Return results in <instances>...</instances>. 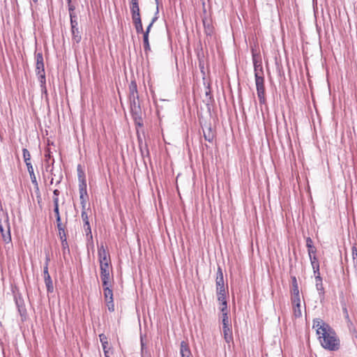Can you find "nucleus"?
<instances>
[{"label":"nucleus","mask_w":357,"mask_h":357,"mask_svg":"<svg viewBox=\"0 0 357 357\" xmlns=\"http://www.w3.org/2000/svg\"><path fill=\"white\" fill-rule=\"evenodd\" d=\"M98 257L100 264V276L102 284L105 301L112 300V266L109 252L103 244L98 246Z\"/></svg>","instance_id":"nucleus-1"},{"label":"nucleus","mask_w":357,"mask_h":357,"mask_svg":"<svg viewBox=\"0 0 357 357\" xmlns=\"http://www.w3.org/2000/svg\"><path fill=\"white\" fill-rule=\"evenodd\" d=\"M312 328L315 330L321 346L328 351H337L340 341L335 331L324 320L317 318L312 321Z\"/></svg>","instance_id":"nucleus-2"},{"label":"nucleus","mask_w":357,"mask_h":357,"mask_svg":"<svg viewBox=\"0 0 357 357\" xmlns=\"http://www.w3.org/2000/svg\"><path fill=\"white\" fill-rule=\"evenodd\" d=\"M252 62L254 66L255 84L257 97L261 105L265 104L266 101L265 93V79L261 56L252 52Z\"/></svg>","instance_id":"nucleus-3"},{"label":"nucleus","mask_w":357,"mask_h":357,"mask_svg":"<svg viewBox=\"0 0 357 357\" xmlns=\"http://www.w3.org/2000/svg\"><path fill=\"white\" fill-rule=\"evenodd\" d=\"M36 73L40 78L41 83L45 82V72L44 68L43 56L41 53H38L36 55Z\"/></svg>","instance_id":"nucleus-4"},{"label":"nucleus","mask_w":357,"mask_h":357,"mask_svg":"<svg viewBox=\"0 0 357 357\" xmlns=\"http://www.w3.org/2000/svg\"><path fill=\"white\" fill-rule=\"evenodd\" d=\"M0 231L5 241L8 242L11 240L10 235V225L6 214H3V221L0 220Z\"/></svg>","instance_id":"nucleus-5"},{"label":"nucleus","mask_w":357,"mask_h":357,"mask_svg":"<svg viewBox=\"0 0 357 357\" xmlns=\"http://www.w3.org/2000/svg\"><path fill=\"white\" fill-rule=\"evenodd\" d=\"M132 116L134 120L135 125L136 126L137 135L138 136V138H139V129L143 127V119L140 114L139 106L135 105V107H132Z\"/></svg>","instance_id":"nucleus-6"},{"label":"nucleus","mask_w":357,"mask_h":357,"mask_svg":"<svg viewBox=\"0 0 357 357\" xmlns=\"http://www.w3.org/2000/svg\"><path fill=\"white\" fill-rule=\"evenodd\" d=\"M129 99L131 106L135 107L136 100L138 99L137 86L135 80H132L129 85Z\"/></svg>","instance_id":"nucleus-7"},{"label":"nucleus","mask_w":357,"mask_h":357,"mask_svg":"<svg viewBox=\"0 0 357 357\" xmlns=\"http://www.w3.org/2000/svg\"><path fill=\"white\" fill-rule=\"evenodd\" d=\"M155 21V18H153L149 26L146 27V31L142 33L143 34V43H144V49L145 53L147 54L151 51V46L149 43V33Z\"/></svg>","instance_id":"nucleus-8"},{"label":"nucleus","mask_w":357,"mask_h":357,"mask_svg":"<svg viewBox=\"0 0 357 357\" xmlns=\"http://www.w3.org/2000/svg\"><path fill=\"white\" fill-rule=\"evenodd\" d=\"M81 217L84 222V229L86 232V235L91 234V227H90L89 220V215L86 212V208L84 209L82 208Z\"/></svg>","instance_id":"nucleus-9"},{"label":"nucleus","mask_w":357,"mask_h":357,"mask_svg":"<svg viewBox=\"0 0 357 357\" xmlns=\"http://www.w3.org/2000/svg\"><path fill=\"white\" fill-rule=\"evenodd\" d=\"M130 12L132 14V19L140 18V10L139 6V1L130 2Z\"/></svg>","instance_id":"nucleus-10"},{"label":"nucleus","mask_w":357,"mask_h":357,"mask_svg":"<svg viewBox=\"0 0 357 357\" xmlns=\"http://www.w3.org/2000/svg\"><path fill=\"white\" fill-rule=\"evenodd\" d=\"M216 289H221L225 287L223 273L220 267H218L215 279Z\"/></svg>","instance_id":"nucleus-11"},{"label":"nucleus","mask_w":357,"mask_h":357,"mask_svg":"<svg viewBox=\"0 0 357 357\" xmlns=\"http://www.w3.org/2000/svg\"><path fill=\"white\" fill-rule=\"evenodd\" d=\"M180 353L181 357H191V351L189 348L188 344L185 342L182 341L181 343V348H180Z\"/></svg>","instance_id":"nucleus-12"},{"label":"nucleus","mask_w":357,"mask_h":357,"mask_svg":"<svg viewBox=\"0 0 357 357\" xmlns=\"http://www.w3.org/2000/svg\"><path fill=\"white\" fill-rule=\"evenodd\" d=\"M99 338H100V341L102 344V347L105 357H108L107 353H108L109 348L108 347L109 342H108L107 337L105 334L102 333V334L99 335Z\"/></svg>","instance_id":"nucleus-13"},{"label":"nucleus","mask_w":357,"mask_h":357,"mask_svg":"<svg viewBox=\"0 0 357 357\" xmlns=\"http://www.w3.org/2000/svg\"><path fill=\"white\" fill-rule=\"evenodd\" d=\"M224 338L227 343L233 341V335L231 326H222Z\"/></svg>","instance_id":"nucleus-14"},{"label":"nucleus","mask_w":357,"mask_h":357,"mask_svg":"<svg viewBox=\"0 0 357 357\" xmlns=\"http://www.w3.org/2000/svg\"><path fill=\"white\" fill-rule=\"evenodd\" d=\"M310 257V260L311 262V265H312L314 273L316 274V273H320L319 272V262L318 259L316 257V255H313L312 257Z\"/></svg>","instance_id":"nucleus-15"},{"label":"nucleus","mask_w":357,"mask_h":357,"mask_svg":"<svg viewBox=\"0 0 357 357\" xmlns=\"http://www.w3.org/2000/svg\"><path fill=\"white\" fill-rule=\"evenodd\" d=\"M133 24L135 25L136 32L137 34L143 33L145 31L143 29L142 22L141 17L132 19Z\"/></svg>","instance_id":"nucleus-16"},{"label":"nucleus","mask_w":357,"mask_h":357,"mask_svg":"<svg viewBox=\"0 0 357 357\" xmlns=\"http://www.w3.org/2000/svg\"><path fill=\"white\" fill-rule=\"evenodd\" d=\"M78 178L79 181V189H86V183L84 177V174L82 170H79V166L78 167Z\"/></svg>","instance_id":"nucleus-17"},{"label":"nucleus","mask_w":357,"mask_h":357,"mask_svg":"<svg viewBox=\"0 0 357 357\" xmlns=\"http://www.w3.org/2000/svg\"><path fill=\"white\" fill-rule=\"evenodd\" d=\"M315 275V282L316 287L320 293H324V287L322 283V278L320 275V273H316Z\"/></svg>","instance_id":"nucleus-18"},{"label":"nucleus","mask_w":357,"mask_h":357,"mask_svg":"<svg viewBox=\"0 0 357 357\" xmlns=\"http://www.w3.org/2000/svg\"><path fill=\"white\" fill-rule=\"evenodd\" d=\"M29 175H30V178H31V182H32V183H33V185L34 186L36 192L38 195L37 197L38 198H40L39 186H38V181L36 180V176L35 175V173L33 172V173L29 174Z\"/></svg>","instance_id":"nucleus-19"},{"label":"nucleus","mask_w":357,"mask_h":357,"mask_svg":"<svg viewBox=\"0 0 357 357\" xmlns=\"http://www.w3.org/2000/svg\"><path fill=\"white\" fill-rule=\"evenodd\" d=\"M70 24H71V29H72V32H75V31H77L78 29V23L76 20V16L75 15L74 13H70Z\"/></svg>","instance_id":"nucleus-20"},{"label":"nucleus","mask_w":357,"mask_h":357,"mask_svg":"<svg viewBox=\"0 0 357 357\" xmlns=\"http://www.w3.org/2000/svg\"><path fill=\"white\" fill-rule=\"evenodd\" d=\"M44 280H45V285L47 287V292H53L54 287H53L52 278H45Z\"/></svg>","instance_id":"nucleus-21"},{"label":"nucleus","mask_w":357,"mask_h":357,"mask_svg":"<svg viewBox=\"0 0 357 357\" xmlns=\"http://www.w3.org/2000/svg\"><path fill=\"white\" fill-rule=\"evenodd\" d=\"M351 255L353 258V264L355 267H357V247L354 245L351 248Z\"/></svg>","instance_id":"nucleus-22"},{"label":"nucleus","mask_w":357,"mask_h":357,"mask_svg":"<svg viewBox=\"0 0 357 357\" xmlns=\"http://www.w3.org/2000/svg\"><path fill=\"white\" fill-rule=\"evenodd\" d=\"M293 311L295 317H301V305H292Z\"/></svg>","instance_id":"nucleus-23"},{"label":"nucleus","mask_w":357,"mask_h":357,"mask_svg":"<svg viewBox=\"0 0 357 357\" xmlns=\"http://www.w3.org/2000/svg\"><path fill=\"white\" fill-rule=\"evenodd\" d=\"M203 23H204L205 33L207 35L213 34V27L210 24H206L204 20H203Z\"/></svg>","instance_id":"nucleus-24"},{"label":"nucleus","mask_w":357,"mask_h":357,"mask_svg":"<svg viewBox=\"0 0 357 357\" xmlns=\"http://www.w3.org/2000/svg\"><path fill=\"white\" fill-rule=\"evenodd\" d=\"M73 34V40L76 43H79L81 41L82 36L79 31V29L77 31H75V32H72Z\"/></svg>","instance_id":"nucleus-25"},{"label":"nucleus","mask_w":357,"mask_h":357,"mask_svg":"<svg viewBox=\"0 0 357 357\" xmlns=\"http://www.w3.org/2000/svg\"><path fill=\"white\" fill-rule=\"evenodd\" d=\"M22 152L25 164L27 162H31V154L29 151L26 149H23Z\"/></svg>","instance_id":"nucleus-26"},{"label":"nucleus","mask_w":357,"mask_h":357,"mask_svg":"<svg viewBox=\"0 0 357 357\" xmlns=\"http://www.w3.org/2000/svg\"><path fill=\"white\" fill-rule=\"evenodd\" d=\"M222 326H231V322L228 317V313L222 314Z\"/></svg>","instance_id":"nucleus-27"},{"label":"nucleus","mask_w":357,"mask_h":357,"mask_svg":"<svg viewBox=\"0 0 357 357\" xmlns=\"http://www.w3.org/2000/svg\"><path fill=\"white\" fill-rule=\"evenodd\" d=\"M105 301L106 303V305L107 306L109 311L114 312V304L113 299L107 300V301Z\"/></svg>","instance_id":"nucleus-28"},{"label":"nucleus","mask_w":357,"mask_h":357,"mask_svg":"<svg viewBox=\"0 0 357 357\" xmlns=\"http://www.w3.org/2000/svg\"><path fill=\"white\" fill-rule=\"evenodd\" d=\"M300 296V293H299L298 286L292 287V289L291 290V296Z\"/></svg>","instance_id":"nucleus-29"},{"label":"nucleus","mask_w":357,"mask_h":357,"mask_svg":"<svg viewBox=\"0 0 357 357\" xmlns=\"http://www.w3.org/2000/svg\"><path fill=\"white\" fill-rule=\"evenodd\" d=\"M86 196H85L84 195H79L80 202H81L82 208L83 209H84L86 206Z\"/></svg>","instance_id":"nucleus-30"},{"label":"nucleus","mask_w":357,"mask_h":357,"mask_svg":"<svg viewBox=\"0 0 357 357\" xmlns=\"http://www.w3.org/2000/svg\"><path fill=\"white\" fill-rule=\"evenodd\" d=\"M292 305L301 304V296H291Z\"/></svg>","instance_id":"nucleus-31"},{"label":"nucleus","mask_w":357,"mask_h":357,"mask_svg":"<svg viewBox=\"0 0 357 357\" xmlns=\"http://www.w3.org/2000/svg\"><path fill=\"white\" fill-rule=\"evenodd\" d=\"M54 212L55 215H56V222H61V216H60V213H59V206H54Z\"/></svg>","instance_id":"nucleus-32"},{"label":"nucleus","mask_w":357,"mask_h":357,"mask_svg":"<svg viewBox=\"0 0 357 357\" xmlns=\"http://www.w3.org/2000/svg\"><path fill=\"white\" fill-rule=\"evenodd\" d=\"M317 249L314 246L307 248V252L309 257H312L313 255H316Z\"/></svg>","instance_id":"nucleus-33"},{"label":"nucleus","mask_w":357,"mask_h":357,"mask_svg":"<svg viewBox=\"0 0 357 357\" xmlns=\"http://www.w3.org/2000/svg\"><path fill=\"white\" fill-rule=\"evenodd\" d=\"M43 274H44V279L51 278L49 274V272H48L47 263H45V264L44 266Z\"/></svg>","instance_id":"nucleus-34"},{"label":"nucleus","mask_w":357,"mask_h":357,"mask_svg":"<svg viewBox=\"0 0 357 357\" xmlns=\"http://www.w3.org/2000/svg\"><path fill=\"white\" fill-rule=\"evenodd\" d=\"M218 300L220 303V304H227L226 300V295L218 296Z\"/></svg>","instance_id":"nucleus-35"},{"label":"nucleus","mask_w":357,"mask_h":357,"mask_svg":"<svg viewBox=\"0 0 357 357\" xmlns=\"http://www.w3.org/2000/svg\"><path fill=\"white\" fill-rule=\"evenodd\" d=\"M220 310L222 312V314L228 313L227 304H220Z\"/></svg>","instance_id":"nucleus-36"},{"label":"nucleus","mask_w":357,"mask_h":357,"mask_svg":"<svg viewBox=\"0 0 357 357\" xmlns=\"http://www.w3.org/2000/svg\"><path fill=\"white\" fill-rule=\"evenodd\" d=\"M26 167H27V169H28L29 174H31V173H33V172H34L33 167V166H32L31 162H27V163H26Z\"/></svg>","instance_id":"nucleus-37"},{"label":"nucleus","mask_w":357,"mask_h":357,"mask_svg":"<svg viewBox=\"0 0 357 357\" xmlns=\"http://www.w3.org/2000/svg\"><path fill=\"white\" fill-rule=\"evenodd\" d=\"M217 289L218 296L226 295V290H225V287H222V288H221V289Z\"/></svg>","instance_id":"nucleus-38"},{"label":"nucleus","mask_w":357,"mask_h":357,"mask_svg":"<svg viewBox=\"0 0 357 357\" xmlns=\"http://www.w3.org/2000/svg\"><path fill=\"white\" fill-rule=\"evenodd\" d=\"M306 246H307V248H311V247L313 246V241L311 239V238H310V237H307L306 238Z\"/></svg>","instance_id":"nucleus-39"},{"label":"nucleus","mask_w":357,"mask_h":357,"mask_svg":"<svg viewBox=\"0 0 357 357\" xmlns=\"http://www.w3.org/2000/svg\"><path fill=\"white\" fill-rule=\"evenodd\" d=\"M291 281H292V287L298 286L297 280L295 276L291 277Z\"/></svg>","instance_id":"nucleus-40"},{"label":"nucleus","mask_w":357,"mask_h":357,"mask_svg":"<svg viewBox=\"0 0 357 357\" xmlns=\"http://www.w3.org/2000/svg\"><path fill=\"white\" fill-rule=\"evenodd\" d=\"M57 223V228L59 231V233H61V231H64L63 228V226H62V223H61V222H56Z\"/></svg>","instance_id":"nucleus-41"},{"label":"nucleus","mask_w":357,"mask_h":357,"mask_svg":"<svg viewBox=\"0 0 357 357\" xmlns=\"http://www.w3.org/2000/svg\"><path fill=\"white\" fill-rule=\"evenodd\" d=\"M53 202L54 206H59V198L58 197H53Z\"/></svg>","instance_id":"nucleus-42"},{"label":"nucleus","mask_w":357,"mask_h":357,"mask_svg":"<svg viewBox=\"0 0 357 357\" xmlns=\"http://www.w3.org/2000/svg\"><path fill=\"white\" fill-rule=\"evenodd\" d=\"M79 195L87 196L86 189H79Z\"/></svg>","instance_id":"nucleus-43"},{"label":"nucleus","mask_w":357,"mask_h":357,"mask_svg":"<svg viewBox=\"0 0 357 357\" xmlns=\"http://www.w3.org/2000/svg\"><path fill=\"white\" fill-rule=\"evenodd\" d=\"M204 138H205V139L208 140V142H212V140H213V137H211L209 135H206L205 133H204Z\"/></svg>","instance_id":"nucleus-44"},{"label":"nucleus","mask_w":357,"mask_h":357,"mask_svg":"<svg viewBox=\"0 0 357 357\" xmlns=\"http://www.w3.org/2000/svg\"><path fill=\"white\" fill-rule=\"evenodd\" d=\"M53 193H54V197H58L59 195V190L56 189V190H54Z\"/></svg>","instance_id":"nucleus-45"},{"label":"nucleus","mask_w":357,"mask_h":357,"mask_svg":"<svg viewBox=\"0 0 357 357\" xmlns=\"http://www.w3.org/2000/svg\"><path fill=\"white\" fill-rule=\"evenodd\" d=\"M74 9H75L74 6L73 5H70V6H69L70 13H74Z\"/></svg>","instance_id":"nucleus-46"},{"label":"nucleus","mask_w":357,"mask_h":357,"mask_svg":"<svg viewBox=\"0 0 357 357\" xmlns=\"http://www.w3.org/2000/svg\"><path fill=\"white\" fill-rule=\"evenodd\" d=\"M50 257L47 255L46 257V262L45 263H47V265L49 264V261H50Z\"/></svg>","instance_id":"nucleus-47"},{"label":"nucleus","mask_w":357,"mask_h":357,"mask_svg":"<svg viewBox=\"0 0 357 357\" xmlns=\"http://www.w3.org/2000/svg\"><path fill=\"white\" fill-rule=\"evenodd\" d=\"M201 1H202L203 7H204L205 6V1H204V0H201Z\"/></svg>","instance_id":"nucleus-48"},{"label":"nucleus","mask_w":357,"mask_h":357,"mask_svg":"<svg viewBox=\"0 0 357 357\" xmlns=\"http://www.w3.org/2000/svg\"><path fill=\"white\" fill-rule=\"evenodd\" d=\"M139 1V0H130V2Z\"/></svg>","instance_id":"nucleus-49"},{"label":"nucleus","mask_w":357,"mask_h":357,"mask_svg":"<svg viewBox=\"0 0 357 357\" xmlns=\"http://www.w3.org/2000/svg\"><path fill=\"white\" fill-rule=\"evenodd\" d=\"M344 311H345V312H346V314H347V316L348 317L347 310L346 308H344Z\"/></svg>","instance_id":"nucleus-50"},{"label":"nucleus","mask_w":357,"mask_h":357,"mask_svg":"<svg viewBox=\"0 0 357 357\" xmlns=\"http://www.w3.org/2000/svg\"><path fill=\"white\" fill-rule=\"evenodd\" d=\"M35 3H36L38 1V0H33Z\"/></svg>","instance_id":"nucleus-51"}]
</instances>
